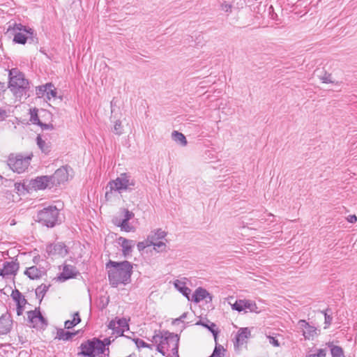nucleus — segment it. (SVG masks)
Listing matches in <instances>:
<instances>
[{"instance_id": "nucleus-1", "label": "nucleus", "mask_w": 357, "mask_h": 357, "mask_svg": "<svg viewBox=\"0 0 357 357\" xmlns=\"http://www.w3.org/2000/svg\"><path fill=\"white\" fill-rule=\"evenodd\" d=\"M132 268V264L128 261L117 262L109 260L106 264V268L107 269L110 284L116 287L120 284H127L130 283Z\"/></svg>"}, {"instance_id": "nucleus-2", "label": "nucleus", "mask_w": 357, "mask_h": 357, "mask_svg": "<svg viewBox=\"0 0 357 357\" xmlns=\"http://www.w3.org/2000/svg\"><path fill=\"white\" fill-rule=\"evenodd\" d=\"M8 87L17 98H26L29 96L27 94L29 82L17 68H12L9 71Z\"/></svg>"}, {"instance_id": "nucleus-3", "label": "nucleus", "mask_w": 357, "mask_h": 357, "mask_svg": "<svg viewBox=\"0 0 357 357\" xmlns=\"http://www.w3.org/2000/svg\"><path fill=\"white\" fill-rule=\"evenodd\" d=\"M135 180L130 174H121L116 179L108 183L106 187L105 198L110 199L114 192L121 194L125 191H131L135 189Z\"/></svg>"}, {"instance_id": "nucleus-4", "label": "nucleus", "mask_w": 357, "mask_h": 357, "mask_svg": "<svg viewBox=\"0 0 357 357\" xmlns=\"http://www.w3.org/2000/svg\"><path fill=\"white\" fill-rule=\"evenodd\" d=\"M153 338L156 343H159L161 349H171L173 355L178 357L179 336L177 334L163 331L160 335H154Z\"/></svg>"}, {"instance_id": "nucleus-5", "label": "nucleus", "mask_w": 357, "mask_h": 357, "mask_svg": "<svg viewBox=\"0 0 357 357\" xmlns=\"http://www.w3.org/2000/svg\"><path fill=\"white\" fill-rule=\"evenodd\" d=\"M7 33L13 35V42L17 44L24 45L28 38H33V30L29 26L20 23L10 22L7 29Z\"/></svg>"}, {"instance_id": "nucleus-6", "label": "nucleus", "mask_w": 357, "mask_h": 357, "mask_svg": "<svg viewBox=\"0 0 357 357\" xmlns=\"http://www.w3.org/2000/svg\"><path fill=\"white\" fill-rule=\"evenodd\" d=\"M79 348L81 351L78 355L82 356L96 357L100 354H105L106 350L109 352V348H105L104 342L96 337L82 342ZM107 355L109 356V353Z\"/></svg>"}, {"instance_id": "nucleus-7", "label": "nucleus", "mask_w": 357, "mask_h": 357, "mask_svg": "<svg viewBox=\"0 0 357 357\" xmlns=\"http://www.w3.org/2000/svg\"><path fill=\"white\" fill-rule=\"evenodd\" d=\"M59 209L54 206H49L39 211L36 220L47 227H53L58 222Z\"/></svg>"}, {"instance_id": "nucleus-8", "label": "nucleus", "mask_w": 357, "mask_h": 357, "mask_svg": "<svg viewBox=\"0 0 357 357\" xmlns=\"http://www.w3.org/2000/svg\"><path fill=\"white\" fill-rule=\"evenodd\" d=\"M30 160V156L24 157L22 155H10L8 160V165L13 172L20 174L28 168Z\"/></svg>"}, {"instance_id": "nucleus-9", "label": "nucleus", "mask_w": 357, "mask_h": 357, "mask_svg": "<svg viewBox=\"0 0 357 357\" xmlns=\"http://www.w3.org/2000/svg\"><path fill=\"white\" fill-rule=\"evenodd\" d=\"M27 319L30 326L35 328H43L47 325L46 319L43 317L40 310H31L27 312Z\"/></svg>"}, {"instance_id": "nucleus-10", "label": "nucleus", "mask_w": 357, "mask_h": 357, "mask_svg": "<svg viewBox=\"0 0 357 357\" xmlns=\"http://www.w3.org/2000/svg\"><path fill=\"white\" fill-rule=\"evenodd\" d=\"M108 328L112 329L118 335H123L126 330H129V326L126 318H116L109 321Z\"/></svg>"}, {"instance_id": "nucleus-11", "label": "nucleus", "mask_w": 357, "mask_h": 357, "mask_svg": "<svg viewBox=\"0 0 357 357\" xmlns=\"http://www.w3.org/2000/svg\"><path fill=\"white\" fill-rule=\"evenodd\" d=\"M231 308L238 312L249 310L251 312H259L256 303L250 300H237L231 305Z\"/></svg>"}, {"instance_id": "nucleus-12", "label": "nucleus", "mask_w": 357, "mask_h": 357, "mask_svg": "<svg viewBox=\"0 0 357 357\" xmlns=\"http://www.w3.org/2000/svg\"><path fill=\"white\" fill-rule=\"evenodd\" d=\"M49 255L65 257L68 254L66 245L61 242L50 244L46 248Z\"/></svg>"}, {"instance_id": "nucleus-13", "label": "nucleus", "mask_w": 357, "mask_h": 357, "mask_svg": "<svg viewBox=\"0 0 357 357\" xmlns=\"http://www.w3.org/2000/svg\"><path fill=\"white\" fill-rule=\"evenodd\" d=\"M19 267V263L17 261H4L2 268L0 269V275L3 278H8L10 275H15Z\"/></svg>"}, {"instance_id": "nucleus-14", "label": "nucleus", "mask_w": 357, "mask_h": 357, "mask_svg": "<svg viewBox=\"0 0 357 357\" xmlns=\"http://www.w3.org/2000/svg\"><path fill=\"white\" fill-rule=\"evenodd\" d=\"M52 185L56 186L64 183L68 178V173L65 167L58 169L53 175L50 176Z\"/></svg>"}, {"instance_id": "nucleus-15", "label": "nucleus", "mask_w": 357, "mask_h": 357, "mask_svg": "<svg viewBox=\"0 0 357 357\" xmlns=\"http://www.w3.org/2000/svg\"><path fill=\"white\" fill-rule=\"evenodd\" d=\"M31 184L36 190H43L46 188H51L53 187L50 176H38L36 178L31 180Z\"/></svg>"}, {"instance_id": "nucleus-16", "label": "nucleus", "mask_w": 357, "mask_h": 357, "mask_svg": "<svg viewBox=\"0 0 357 357\" xmlns=\"http://www.w3.org/2000/svg\"><path fill=\"white\" fill-rule=\"evenodd\" d=\"M13 326V319L8 313L3 314L0 317V335L8 333Z\"/></svg>"}, {"instance_id": "nucleus-17", "label": "nucleus", "mask_w": 357, "mask_h": 357, "mask_svg": "<svg viewBox=\"0 0 357 357\" xmlns=\"http://www.w3.org/2000/svg\"><path fill=\"white\" fill-rule=\"evenodd\" d=\"M45 274L46 271L44 268L38 267L36 266L29 267L24 271V275L31 280L40 279Z\"/></svg>"}, {"instance_id": "nucleus-18", "label": "nucleus", "mask_w": 357, "mask_h": 357, "mask_svg": "<svg viewBox=\"0 0 357 357\" xmlns=\"http://www.w3.org/2000/svg\"><path fill=\"white\" fill-rule=\"evenodd\" d=\"M250 336V331L248 328H241L238 330L235 337L234 346L239 347L247 342Z\"/></svg>"}, {"instance_id": "nucleus-19", "label": "nucleus", "mask_w": 357, "mask_h": 357, "mask_svg": "<svg viewBox=\"0 0 357 357\" xmlns=\"http://www.w3.org/2000/svg\"><path fill=\"white\" fill-rule=\"evenodd\" d=\"M78 273H79L75 266L66 264L63 266V271L59 276V279L61 281H65L70 278H75Z\"/></svg>"}, {"instance_id": "nucleus-20", "label": "nucleus", "mask_w": 357, "mask_h": 357, "mask_svg": "<svg viewBox=\"0 0 357 357\" xmlns=\"http://www.w3.org/2000/svg\"><path fill=\"white\" fill-rule=\"evenodd\" d=\"M207 298L209 299L208 301H212L211 295L205 289L202 287L197 288L192 296V301L196 303Z\"/></svg>"}, {"instance_id": "nucleus-21", "label": "nucleus", "mask_w": 357, "mask_h": 357, "mask_svg": "<svg viewBox=\"0 0 357 357\" xmlns=\"http://www.w3.org/2000/svg\"><path fill=\"white\" fill-rule=\"evenodd\" d=\"M119 243L121 244L122 247V252L124 257L129 255L132 249L135 245V241L132 240H129L123 237H120L119 238Z\"/></svg>"}, {"instance_id": "nucleus-22", "label": "nucleus", "mask_w": 357, "mask_h": 357, "mask_svg": "<svg viewBox=\"0 0 357 357\" xmlns=\"http://www.w3.org/2000/svg\"><path fill=\"white\" fill-rule=\"evenodd\" d=\"M196 325H201L204 328L208 329V331H211V333L213 334L215 341H217V337L219 333V330L215 324L210 321L207 319H205L204 320H199V321H197L196 323Z\"/></svg>"}, {"instance_id": "nucleus-23", "label": "nucleus", "mask_w": 357, "mask_h": 357, "mask_svg": "<svg viewBox=\"0 0 357 357\" xmlns=\"http://www.w3.org/2000/svg\"><path fill=\"white\" fill-rule=\"evenodd\" d=\"M174 287L185 296L188 300H190V294L191 292L190 289L186 287V283L182 280H176L174 282Z\"/></svg>"}, {"instance_id": "nucleus-24", "label": "nucleus", "mask_w": 357, "mask_h": 357, "mask_svg": "<svg viewBox=\"0 0 357 357\" xmlns=\"http://www.w3.org/2000/svg\"><path fill=\"white\" fill-rule=\"evenodd\" d=\"M37 145L43 153L48 154L52 149V144L50 142H47L43 140L40 135L36 137Z\"/></svg>"}, {"instance_id": "nucleus-25", "label": "nucleus", "mask_w": 357, "mask_h": 357, "mask_svg": "<svg viewBox=\"0 0 357 357\" xmlns=\"http://www.w3.org/2000/svg\"><path fill=\"white\" fill-rule=\"evenodd\" d=\"M11 297L13 301L16 303L17 305H25L26 300L22 293L17 289L13 290Z\"/></svg>"}, {"instance_id": "nucleus-26", "label": "nucleus", "mask_w": 357, "mask_h": 357, "mask_svg": "<svg viewBox=\"0 0 357 357\" xmlns=\"http://www.w3.org/2000/svg\"><path fill=\"white\" fill-rule=\"evenodd\" d=\"M167 236V233L162 230L161 229H158L154 231H152L151 234H149V240L150 243H153V241H159L160 239H163Z\"/></svg>"}, {"instance_id": "nucleus-27", "label": "nucleus", "mask_w": 357, "mask_h": 357, "mask_svg": "<svg viewBox=\"0 0 357 357\" xmlns=\"http://www.w3.org/2000/svg\"><path fill=\"white\" fill-rule=\"evenodd\" d=\"M172 138L174 141L183 146H186L188 143L185 135L178 131H173L172 133Z\"/></svg>"}, {"instance_id": "nucleus-28", "label": "nucleus", "mask_w": 357, "mask_h": 357, "mask_svg": "<svg viewBox=\"0 0 357 357\" xmlns=\"http://www.w3.org/2000/svg\"><path fill=\"white\" fill-rule=\"evenodd\" d=\"M76 334H77V332L71 333L69 331H65L63 329L61 328L57 331L56 338H57L59 340H69L73 337L76 335Z\"/></svg>"}, {"instance_id": "nucleus-29", "label": "nucleus", "mask_w": 357, "mask_h": 357, "mask_svg": "<svg viewBox=\"0 0 357 357\" xmlns=\"http://www.w3.org/2000/svg\"><path fill=\"white\" fill-rule=\"evenodd\" d=\"M327 345L331 349L332 357H344L343 350L340 347L333 345V342H328Z\"/></svg>"}, {"instance_id": "nucleus-30", "label": "nucleus", "mask_w": 357, "mask_h": 357, "mask_svg": "<svg viewBox=\"0 0 357 357\" xmlns=\"http://www.w3.org/2000/svg\"><path fill=\"white\" fill-rule=\"evenodd\" d=\"M81 321L79 314L78 312L74 313L72 320H67L65 321L64 326L67 329L72 328Z\"/></svg>"}, {"instance_id": "nucleus-31", "label": "nucleus", "mask_w": 357, "mask_h": 357, "mask_svg": "<svg viewBox=\"0 0 357 357\" xmlns=\"http://www.w3.org/2000/svg\"><path fill=\"white\" fill-rule=\"evenodd\" d=\"M50 287V284L46 285L45 284H42L40 286H38L36 289V294L37 297L41 298L42 299L45 296Z\"/></svg>"}, {"instance_id": "nucleus-32", "label": "nucleus", "mask_w": 357, "mask_h": 357, "mask_svg": "<svg viewBox=\"0 0 357 357\" xmlns=\"http://www.w3.org/2000/svg\"><path fill=\"white\" fill-rule=\"evenodd\" d=\"M225 352V350L223 347L216 344L212 354L209 357H224Z\"/></svg>"}, {"instance_id": "nucleus-33", "label": "nucleus", "mask_w": 357, "mask_h": 357, "mask_svg": "<svg viewBox=\"0 0 357 357\" xmlns=\"http://www.w3.org/2000/svg\"><path fill=\"white\" fill-rule=\"evenodd\" d=\"M316 331L317 330L314 326L309 325L307 328H306V330H304L303 331V335L305 339L310 340V338H312L317 334Z\"/></svg>"}, {"instance_id": "nucleus-34", "label": "nucleus", "mask_w": 357, "mask_h": 357, "mask_svg": "<svg viewBox=\"0 0 357 357\" xmlns=\"http://www.w3.org/2000/svg\"><path fill=\"white\" fill-rule=\"evenodd\" d=\"M46 96L49 100H50L51 98H55L56 96V90L51 83H47Z\"/></svg>"}, {"instance_id": "nucleus-35", "label": "nucleus", "mask_w": 357, "mask_h": 357, "mask_svg": "<svg viewBox=\"0 0 357 357\" xmlns=\"http://www.w3.org/2000/svg\"><path fill=\"white\" fill-rule=\"evenodd\" d=\"M151 245H153V248L157 252H162L166 249V244L162 241H153V243H150Z\"/></svg>"}, {"instance_id": "nucleus-36", "label": "nucleus", "mask_w": 357, "mask_h": 357, "mask_svg": "<svg viewBox=\"0 0 357 357\" xmlns=\"http://www.w3.org/2000/svg\"><path fill=\"white\" fill-rule=\"evenodd\" d=\"M233 5L227 1H223L220 3V9L227 13H231L232 11Z\"/></svg>"}, {"instance_id": "nucleus-37", "label": "nucleus", "mask_w": 357, "mask_h": 357, "mask_svg": "<svg viewBox=\"0 0 357 357\" xmlns=\"http://www.w3.org/2000/svg\"><path fill=\"white\" fill-rule=\"evenodd\" d=\"M119 227H121V230H123L125 231H130L132 230L133 227L130 226L128 221H126V223H124V220H121L119 223H116Z\"/></svg>"}, {"instance_id": "nucleus-38", "label": "nucleus", "mask_w": 357, "mask_h": 357, "mask_svg": "<svg viewBox=\"0 0 357 357\" xmlns=\"http://www.w3.org/2000/svg\"><path fill=\"white\" fill-rule=\"evenodd\" d=\"M47 84L36 87V94L38 97H44L46 96Z\"/></svg>"}, {"instance_id": "nucleus-39", "label": "nucleus", "mask_w": 357, "mask_h": 357, "mask_svg": "<svg viewBox=\"0 0 357 357\" xmlns=\"http://www.w3.org/2000/svg\"><path fill=\"white\" fill-rule=\"evenodd\" d=\"M329 311H330L329 309H326V310L325 312H321L322 313H324V317H325L324 324L326 326H324V328H327L332 322L333 318L331 316V314H328Z\"/></svg>"}, {"instance_id": "nucleus-40", "label": "nucleus", "mask_w": 357, "mask_h": 357, "mask_svg": "<svg viewBox=\"0 0 357 357\" xmlns=\"http://www.w3.org/2000/svg\"><path fill=\"white\" fill-rule=\"evenodd\" d=\"M114 132L118 135H120L123 132V127L121 125V122L119 120H117L114 126Z\"/></svg>"}, {"instance_id": "nucleus-41", "label": "nucleus", "mask_w": 357, "mask_h": 357, "mask_svg": "<svg viewBox=\"0 0 357 357\" xmlns=\"http://www.w3.org/2000/svg\"><path fill=\"white\" fill-rule=\"evenodd\" d=\"M151 246L150 241L149 240V237L147 240L139 242L137 245V249L139 251L144 250L146 247Z\"/></svg>"}, {"instance_id": "nucleus-42", "label": "nucleus", "mask_w": 357, "mask_h": 357, "mask_svg": "<svg viewBox=\"0 0 357 357\" xmlns=\"http://www.w3.org/2000/svg\"><path fill=\"white\" fill-rule=\"evenodd\" d=\"M134 341L135 342L136 346L138 348H145V347L151 348V345L147 344L143 340L137 338V339L134 340Z\"/></svg>"}, {"instance_id": "nucleus-43", "label": "nucleus", "mask_w": 357, "mask_h": 357, "mask_svg": "<svg viewBox=\"0 0 357 357\" xmlns=\"http://www.w3.org/2000/svg\"><path fill=\"white\" fill-rule=\"evenodd\" d=\"M124 218L122 220H124V223H126V221H129L130 219H132L134 217V213L128 209H124Z\"/></svg>"}, {"instance_id": "nucleus-44", "label": "nucleus", "mask_w": 357, "mask_h": 357, "mask_svg": "<svg viewBox=\"0 0 357 357\" xmlns=\"http://www.w3.org/2000/svg\"><path fill=\"white\" fill-rule=\"evenodd\" d=\"M320 79L323 83H333V82L331 79V75L325 74L324 76L320 77Z\"/></svg>"}, {"instance_id": "nucleus-45", "label": "nucleus", "mask_w": 357, "mask_h": 357, "mask_svg": "<svg viewBox=\"0 0 357 357\" xmlns=\"http://www.w3.org/2000/svg\"><path fill=\"white\" fill-rule=\"evenodd\" d=\"M43 130H53L54 127L52 124L43 123L41 121L37 123Z\"/></svg>"}, {"instance_id": "nucleus-46", "label": "nucleus", "mask_w": 357, "mask_h": 357, "mask_svg": "<svg viewBox=\"0 0 357 357\" xmlns=\"http://www.w3.org/2000/svg\"><path fill=\"white\" fill-rule=\"evenodd\" d=\"M309 325L310 324L305 320L301 319L298 321V326H299L300 328H301L303 330V331L304 330H306V328H307Z\"/></svg>"}, {"instance_id": "nucleus-47", "label": "nucleus", "mask_w": 357, "mask_h": 357, "mask_svg": "<svg viewBox=\"0 0 357 357\" xmlns=\"http://www.w3.org/2000/svg\"><path fill=\"white\" fill-rule=\"evenodd\" d=\"M316 357H326V349H319L317 350V354H313Z\"/></svg>"}, {"instance_id": "nucleus-48", "label": "nucleus", "mask_w": 357, "mask_h": 357, "mask_svg": "<svg viewBox=\"0 0 357 357\" xmlns=\"http://www.w3.org/2000/svg\"><path fill=\"white\" fill-rule=\"evenodd\" d=\"M268 338L269 340V343L273 345L274 347L280 346V343H279L278 340L277 339H275V337L268 336Z\"/></svg>"}, {"instance_id": "nucleus-49", "label": "nucleus", "mask_w": 357, "mask_h": 357, "mask_svg": "<svg viewBox=\"0 0 357 357\" xmlns=\"http://www.w3.org/2000/svg\"><path fill=\"white\" fill-rule=\"evenodd\" d=\"M187 314L188 313L187 312H184L178 318L176 319L174 322H177V321H183L184 319L186 318L187 317Z\"/></svg>"}, {"instance_id": "nucleus-50", "label": "nucleus", "mask_w": 357, "mask_h": 357, "mask_svg": "<svg viewBox=\"0 0 357 357\" xmlns=\"http://www.w3.org/2000/svg\"><path fill=\"white\" fill-rule=\"evenodd\" d=\"M347 220L351 223H355L357 221V217L355 215H351L348 217Z\"/></svg>"}, {"instance_id": "nucleus-51", "label": "nucleus", "mask_w": 357, "mask_h": 357, "mask_svg": "<svg viewBox=\"0 0 357 357\" xmlns=\"http://www.w3.org/2000/svg\"><path fill=\"white\" fill-rule=\"evenodd\" d=\"M24 305H17L16 311H17V314L18 316H20L22 314L23 310H24Z\"/></svg>"}, {"instance_id": "nucleus-52", "label": "nucleus", "mask_w": 357, "mask_h": 357, "mask_svg": "<svg viewBox=\"0 0 357 357\" xmlns=\"http://www.w3.org/2000/svg\"><path fill=\"white\" fill-rule=\"evenodd\" d=\"M31 121H33V123H36V124H37V123L40 122V120L39 119L37 114H35V115L31 114Z\"/></svg>"}, {"instance_id": "nucleus-53", "label": "nucleus", "mask_w": 357, "mask_h": 357, "mask_svg": "<svg viewBox=\"0 0 357 357\" xmlns=\"http://www.w3.org/2000/svg\"><path fill=\"white\" fill-rule=\"evenodd\" d=\"M6 116V112L0 108V121L4 119Z\"/></svg>"}, {"instance_id": "nucleus-54", "label": "nucleus", "mask_w": 357, "mask_h": 357, "mask_svg": "<svg viewBox=\"0 0 357 357\" xmlns=\"http://www.w3.org/2000/svg\"><path fill=\"white\" fill-rule=\"evenodd\" d=\"M105 344V348H106V346H108L110 344L111 342L109 340V339L108 338H105L103 341H102Z\"/></svg>"}, {"instance_id": "nucleus-55", "label": "nucleus", "mask_w": 357, "mask_h": 357, "mask_svg": "<svg viewBox=\"0 0 357 357\" xmlns=\"http://www.w3.org/2000/svg\"><path fill=\"white\" fill-rule=\"evenodd\" d=\"M165 349H161L159 347V344H158V346H157V350H158L160 354H162L163 356H165Z\"/></svg>"}, {"instance_id": "nucleus-56", "label": "nucleus", "mask_w": 357, "mask_h": 357, "mask_svg": "<svg viewBox=\"0 0 357 357\" xmlns=\"http://www.w3.org/2000/svg\"><path fill=\"white\" fill-rule=\"evenodd\" d=\"M306 357H316L314 354H309Z\"/></svg>"}, {"instance_id": "nucleus-57", "label": "nucleus", "mask_w": 357, "mask_h": 357, "mask_svg": "<svg viewBox=\"0 0 357 357\" xmlns=\"http://www.w3.org/2000/svg\"><path fill=\"white\" fill-rule=\"evenodd\" d=\"M3 84H2L1 82H0V89H3Z\"/></svg>"}, {"instance_id": "nucleus-58", "label": "nucleus", "mask_w": 357, "mask_h": 357, "mask_svg": "<svg viewBox=\"0 0 357 357\" xmlns=\"http://www.w3.org/2000/svg\"><path fill=\"white\" fill-rule=\"evenodd\" d=\"M174 357H177L176 356H174ZM178 357H179V355L178 354Z\"/></svg>"}]
</instances>
